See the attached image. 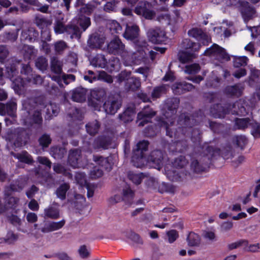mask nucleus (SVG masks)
Here are the masks:
<instances>
[{
    "instance_id": "nucleus-1",
    "label": "nucleus",
    "mask_w": 260,
    "mask_h": 260,
    "mask_svg": "<svg viewBox=\"0 0 260 260\" xmlns=\"http://www.w3.org/2000/svg\"><path fill=\"white\" fill-rule=\"evenodd\" d=\"M214 147H183L181 153L187 154L191 160L190 168L196 173L207 172L216 166L215 160L219 158L218 151L212 150Z\"/></svg>"
},
{
    "instance_id": "nucleus-2",
    "label": "nucleus",
    "mask_w": 260,
    "mask_h": 260,
    "mask_svg": "<svg viewBox=\"0 0 260 260\" xmlns=\"http://www.w3.org/2000/svg\"><path fill=\"white\" fill-rule=\"evenodd\" d=\"M154 147H136L133 150L131 161L133 165L141 168L149 164L153 167L159 169L167 156L165 150L153 149Z\"/></svg>"
},
{
    "instance_id": "nucleus-3",
    "label": "nucleus",
    "mask_w": 260,
    "mask_h": 260,
    "mask_svg": "<svg viewBox=\"0 0 260 260\" xmlns=\"http://www.w3.org/2000/svg\"><path fill=\"white\" fill-rule=\"evenodd\" d=\"M179 103L180 100L177 98L168 99L163 108V117L158 120L159 125L166 129L167 135L170 137H172L173 133L170 132L169 127L175 122Z\"/></svg>"
},
{
    "instance_id": "nucleus-4",
    "label": "nucleus",
    "mask_w": 260,
    "mask_h": 260,
    "mask_svg": "<svg viewBox=\"0 0 260 260\" xmlns=\"http://www.w3.org/2000/svg\"><path fill=\"white\" fill-rule=\"evenodd\" d=\"M244 147H214L211 149L214 151H218L219 158L215 160L216 166L215 168L220 167L224 162V160L229 158L235 159L232 160V165L234 168H237L244 161V156L239 154V152Z\"/></svg>"
},
{
    "instance_id": "nucleus-5",
    "label": "nucleus",
    "mask_w": 260,
    "mask_h": 260,
    "mask_svg": "<svg viewBox=\"0 0 260 260\" xmlns=\"http://www.w3.org/2000/svg\"><path fill=\"white\" fill-rule=\"evenodd\" d=\"M93 160L98 165L94 166L90 172V177L92 179L101 177L103 175V170L110 172L112 169L114 162L111 155L104 157L101 155H93Z\"/></svg>"
},
{
    "instance_id": "nucleus-6",
    "label": "nucleus",
    "mask_w": 260,
    "mask_h": 260,
    "mask_svg": "<svg viewBox=\"0 0 260 260\" xmlns=\"http://www.w3.org/2000/svg\"><path fill=\"white\" fill-rule=\"evenodd\" d=\"M107 51L109 53L120 55L127 63L134 61L133 53L127 51L125 45L119 38L112 40L107 45Z\"/></svg>"
},
{
    "instance_id": "nucleus-7",
    "label": "nucleus",
    "mask_w": 260,
    "mask_h": 260,
    "mask_svg": "<svg viewBox=\"0 0 260 260\" xmlns=\"http://www.w3.org/2000/svg\"><path fill=\"white\" fill-rule=\"evenodd\" d=\"M122 100L118 94L110 95L103 105V108L107 114L113 115L121 106Z\"/></svg>"
},
{
    "instance_id": "nucleus-8",
    "label": "nucleus",
    "mask_w": 260,
    "mask_h": 260,
    "mask_svg": "<svg viewBox=\"0 0 260 260\" xmlns=\"http://www.w3.org/2000/svg\"><path fill=\"white\" fill-rule=\"evenodd\" d=\"M204 54L212 56L221 62L230 59V57L225 49L216 44H214L211 47L207 49L204 52Z\"/></svg>"
},
{
    "instance_id": "nucleus-9",
    "label": "nucleus",
    "mask_w": 260,
    "mask_h": 260,
    "mask_svg": "<svg viewBox=\"0 0 260 260\" xmlns=\"http://www.w3.org/2000/svg\"><path fill=\"white\" fill-rule=\"evenodd\" d=\"M156 113L149 106L145 107L137 115V123L139 126H143L149 122Z\"/></svg>"
},
{
    "instance_id": "nucleus-10",
    "label": "nucleus",
    "mask_w": 260,
    "mask_h": 260,
    "mask_svg": "<svg viewBox=\"0 0 260 260\" xmlns=\"http://www.w3.org/2000/svg\"><path fill=\"white\" fill-rule=\"evenodd\" d=\"M81 159V150L75 149L70 151L68 161L71 166L74 168H85L86 163L82 162Z\"/></svg>"
},
{
    "instance_id": "nucleus-11",
    "label": "nucleus",
    "mask_w": 260,
    "mask_h": 260,
    "mask_svg": "<svg viewBox=\"0 0 260 260\" xmlns=\"http://www.w3.org/2000/svg\"><path fill=\"white\" fill-rule=\"evenodd\" d=\"M134 194V192L130 188H127L123 190L122 197L116 194L113 197L111 198L110 202L113 204H116L121 201H123L125 204L131 206L133 203Z\"/></svg>"
},
{
    "instance_id": "nucleus-12",
    "label": "nucleus",
    "mask_w": 260,
    "mask_h": 260,
    "mask_svg": "<svg viewBox=\"0 0 260 260\" xmlns=\"http://www.w3.org/2000/svg\"><path fill=\"white\" fill-rule=\"evenodd\" d=\"M147 36L149 41L154 44H159L165 41V31L159 27L151 28L147 32Z\"/></svg>"
},
{
    "instance_id": "nucleus-13",
    "label": "nucleus",
    "mask_w": 260,
    "mask_h": 260,
    "mask_svg": "<svg viewBox=\"0 0 260 260\" xmlns=\"http://www.w3.org/2000/svg\"><path fill=\"white\" fill-rule=\"evenodd\" d=\"M151 4L145 1L135 8V12L138 15H142L146 19H152L155 15V13L151 10Z\"/></svg>"
},
{
    "instance_id": "nucleus-14",
    "label": "nucleus",
    "mask_w": 260,
    "mask_h": 260,
    "mask_svg": "<svg viewBox=\"0 0 260 260\" xmlns=\"http://www.w3.org/2000/svg\"><path fill=\"white\" fill-rule=\"evenodd\" d=\"M188 35L190 37L195 38L204 45H207L211 41V39L201 29L193 28L188 31Z\"/></svg>"
},
{
    "instance_id": "nucleus-15",
    "label": "nucleus",
    "mask_w": 260,
    "mask_h": 260,
    "mask_svg": "<svg viewBox=\"0 0 260 260\" xmlns=\"http://www.w3.org/2000/svg\"><path fill=\"white\" fill-rule=\"evenodd\" d=\"M87 92L86 88L78 87L71 91V99L76 102H84L86 99Z\"/></svg>"
},
{
    "instance_id": "nucleus-16",
    "label": "nucleus",
    "mask_w": 260,
    "mask_h": 260,
    "mask_svg": "<svg viewBox=\"0 0 260 260\" xmlns=\"http://www.w3.org/2000/svg\"><path fill=\"white\" fill-rule=\"evenodd\" d=\"M194 87L193 85L186 82L175 83L172 87L174 93L179 95L190 91L194 89Z\"/></svg>"
},
{
    "instance_id": "nucleus-17",
    "label": "nucleus",
    "mask_w": 260,
    "mask_h": 260,
    "mask_svg": "<svg viewBox=\"0 0 260 260\" xmlns=\"http://www.w3.org/2000/svg\"><path fill=\"white\" fill-rule=\"evenodd\" d=\"M139 28L136 24H127L123 37L127 40H133L138 38Z\"/></svg>"
},
{
    "instance_id": "nucleus-18",
    "label": "nucleus",
    "mask_w": 260,
    "mask_h": 260,
    "mask_svg": "<svg viewBox=\"0 0 260 260\" xmlns=\"http://www.w3.org/2000/svg\"><path fill=\"white\" fill-rule=\"evenodd\" d=\"M105 42V38L98 35L94 34L91 35L88 40L89 47L93 49L100 48Z\"/></svg>"
},
{
    "instance_id": "nucleus-19",
    "label": "nucleus",
    "mask_w": 260,
    "mask_h": 260,
    "mask_svg": "<svg viewBox=\"0 0 260 260\" xmlns=\"http://www.w3.org/2000/svg\"><path fill=\"white\" fill-rule=\"evenodd\" d=\"M19 30V29H17L15 31H4L0 35V42L7 43L9 42H15L18 38Z\"/></svg>"
},
{
    "instance_id": "nucleus-20",
    "label": "nucleus",
    "mask_w": 260,
    "mask_h": 260,
    "mask_svg": "<svg viewBox=\"0 0 260 260\" xmlns=\"http://www.w3.org/2000/svg\"><path fill=\"white\" fill-rule=\"evenodd\" d=\"M141 86V82L138 78L131 77L125 84V89L127 91H135L137 90Z\"/></svg>"
},
{
    "instance_id": "nucleus-21",
    "label": "nucleus",
    "mask_w": 260,
    "mask_h": 260,
    "mask_svg": "<svg viewBox=\"0 0 260 260\" xmlns=\"http://www.w3.org/2000/svg\"><path fill=\"white\" fill-rule=\"evenodd\" d=\"M107 63V60L105 55L102 54H96L90 60V64L95 67L104 68Z\"/></svg>"
},
{
    "instance_id": "nucleus-22",
    "label": "nucleus",
    "mask_w": 260,
    "mask_h": 260,
    "mask_svg": "<svg viewBox=\"0 0 260 260\" xmlns=\"http://www.w3.org/2000/svg\"><path fill=\"white\" fill-rule=\"evenodd\" d=\"M135 114V108L134 106L129 107L118 116L119 119L124 122H127L132 121Z\"/></svg>"
},
{
    "instance_id": "nucleus-23",
    "label": "nucleus",
    "mask_w": 260,
    "mask_h": 260,
    "mask_svg": "<svg viewBox=\"0 0 260 260\" xmlns=\"http://www.w3.org/2000/svg\"><path fill=\"white\" fill-rule=\"evenodd\" d=\"M178 122L182 127H191L196 121L192 117L185 113H182L179 116Z\"/></svg>"
},
{
    "instance_id": "nucleus-24",
    "label": "nucleus",
    "mask_w": 260,
    "mask_h": 260,
    "mask_svg": "<svg viewBox=\"0 0 260 260\" xmlns=\"http://www.w3.org/2000/svg\"><path fill=\"white\" fill-rule=\"evenodd\" d=\"M182 149H183V147H181L178 151L182 154L176 158L173 163V166L177 168H183L188 164L186 156H187L186 154H189V152H186V154L181 153Z\"/></svg>"
},
{
    "instance_id": "nucleus-25",
    "label": "nucleus",
    "mask_w": 260,
    "mask_h": 260,
    "mask_svg": "<svg viewBox=\"0 0 260 260\" xmlns=\"http://www.w3.org/2000/svg\"><path fill=\"white\" fill-rule=\"evenodd\" d=\"M100 126V122L96 120L90 121L85 125L87 133L91 136H94L98 134Z\"/></svg>"
},
{
    "instance_id": "nucleus-26",
    "label": "nucleus",
    "mask_w": 260,
    "mask_h": 260,
    "mask_svg": "<svg viewBox=\"0 0 260 260\" xmlns=\"http://www.w3.org/2000/svg\"><path fill=\"white\" fill-rule=\"evenodd\" d=\"M14 157L19 160L21 162L27 165H31L34 162L32 156L26 151L22 153H17L14 154Z\"/></svg>"
},
{
    "instance_id": "nucleus-27",
    "label": "nucleus",
    "mask_w": 260,
    "mask_h": 260,
    "mask_svg": "<svg viewBox=\"0 0 260 260\" xmlns=\"http://www.w3.org/2000/svg\"><path fill=\"white\" fill-rule=\"evenodd\" d=\"M250 119L245 118V128L251 127V134L255 138L260 137V124L257 123H250Z\"/></svg>"
},
{
    "instance_id": "nucleus-28",
    "label": "nucleus",
    "mask_w": 260,
    "mask_h": 260,
    "mask_svg": "<svg viewBox=\"0 0 260 260\" xmlns=\"http://www.w3.org/2000/svg\"><path fill=\"white\" fill-rule=\"evenodd\" d=\"M51 70L54 73L57 75L62 74V62L57 57H53L50 61Z\"/></svg>"
},
{
    "instance_id": "nucleus-29",
    "label": "nucleus",
    "mask_w": 260,
    "mask_h": 260,
    "mask_svg": "<svg viewBox=\"0 0 260 260\" xmlns=\"http://www.w3.org/2000/svg\"><path fill=\"white\" fill-rule=\"evenodd\" d=\"M9 190H5V206L6 208H14L16 207L19 200L18 198L11 196Z\"/></svg>"
},
{
    "instance_id": "nucleus-30",
    "label": "nucleus",
    "mask_w": 260,
    "mask_h": 260,
    "mask_svg": "<svg viewBox=\"0 0 260 260\" xmlns=\"http://www.w3.org/2000/svg\"><path fill=\"white\" fill-rule=\"evenodd\" d=\"M21 35L24 39L32 41L38 37L39 33L34 27H29L23 29Z\"/></svg>"
},
{
    "instance_id": "nucleus-31",
    "label": "nucleus",
    "mask_w": 260,
    "mask_h": 260,
    "mask_svg": "<svg viewBox=\"0 0 260 260\" xmlns=\"http://www.w3.org/2000/svg\"><path fill=\"white\" fill-rule=\"evenodd\" d=\"M27 113L29 116V118L31 120V121H29L30 123H35L39 124L42 123V117L41 112L38 109L28 111Z\"/></svg>"
},
{
    "instance_id": "nucleus-32",
    "label": "nucleus",
    "mask_w": 260,
    "mask_h": 260,
    "mask_svg": "<svg viewBox=\"0 0 260 260\" xmlns=\"http://www.w3.org/2000/svg\"><path fill=\"white\" fill-rule=\"evenodd\" d=\"M70 186L68 183H63L60 184L56 189V194L58 198L63 201L66 199V194L69 190Z\"/></svg>"
},
{
    "instance_id": "nucleus-33",
    "label": "nucleus",
    "mask_w": 260,
    "mask_h": 260,
    "mask_svg": "<svg viewBox=\"0 0 260 260\" xmlns=\"http://www.w3.org/2000/svg\"><path fill=\"white\" fill-rule=\"evenodd\" d=\"M188 246L190 247L199 246L201 243L200 236L194 232H190L187 237Z\"/></svg>"
},
{
    "instance_id": "nucleus-34",
    "label": "nucleus",
    "mask_w": 260,
    "mask_h": 260,
    "mask_svg": "<svg viewBox=\"0 0 260 260\" xmlns=\"http://www.w3.org/2000/svg\"><path fill=\"white\" fill-rule=\"evenodd\" d=\"M127 177L129 180L136 185L141 184L142 180L144 179L146 175L143 173H135L134 172L130 171L128 173Z\"/></svg>"
},
{
    "instance_id": "nucleus-35",
    "label": "nucleus",
    "mask_w": 260,
    "mask_h": 260,
    "mask_svg": "<svg viewBox=\"0 0 260 260\" xmlns=\"http://www.w3.org/2000/svg\"><path fill=\"white\" fill-rule=\"evenodd\" d=\"M210 112L215 117L223 118L227 112L221 105L217 104L211 108Z\"/></svg>"
},
{
    "instance_id": "nucleus-36",
    "label": "nucleus",
    "mask_w": 260,
    "mask_h": 260,
    "mask_svg": "<svg viewBox=\"0 0 260 260\" xmlns=\"http://www.w3.org/2000/svg\"><path fill=\"white\" fill-rule=\"evenodd\" d=\"M67 151L66 147H50V153L55 159H61Z\"/></svg>"
},
{
    "instance_id": "nucleus-37",
    "label": "nucleus",
    "mask_w": 260,
    "mask_h": 260,
    "mask_svg": "<svg viewBox=\"0 0 260 260\" xmlns=\"http://www.w3.org/2000/svg\"><path fill=\"white\" fill-rule=\"evenodd\" d=\"M23 54L25 59L30 60L37 55V50L32 46H24L23 49Z\"/></svg>"
},
{
    "instance_id": "nucleus-38",
    "label": "nucleus",
    "mask_w": 260,
    "mask_h": 260,
    "mask_svg": "<svg viewBox=\"0 0 260 260\" xmlns=\"http://www.w3.org/2000/svg\"><path fill=\"white\" fill-rule=\"evenodd\" d=\"M106 96V91L103 88H98L91 92V96L93 99L99 102H103Z\"/></svg>"
},
{
    "instance_id": "nucleus-39",
    "label": "nucleus",
    "mask_w": 260,
    "mask_h": 260,
    "mask_svg": "<svg viewBox=\"0 0 260 260\" xmlns=\"http://www.w3.org/2000/svg\"><path fill=\"white\" fill-rule=\"evenodd\" d=\"M45 108L46 109V113L48 116L47 118L56 116L59 111L58 107L55 104L49 103L46 105Z\"/></svg>"
},
{
    "instance_id": "nucleus-40",
    "label": "nucleus",
    "mask_w": 260,
    "mask_h": 260,
    "mask_svg": "<svg viewBox=\"0 0 260 260\" xmlns=\"http://www.w3.org/2000/svg\"><path fill=\"white\" fill-rule=\"evenodd\" d=\"M65 32H68L69 34H71L72 38L75 37L79 39L80 38L81 34V31L79 28L77 26L73 24H69L66 25Z\"/></svg>"
},
{
    "instance_id": "nucleus-41",
    "label": "nucleus",
    "mask_w": 260,
    "mask_h": 260,
    "mask_svg": "<svg viewBox=\"0 0 260 260\" xmlns=\"http://www.w3.org/2000/svg\"><path fill=\"white\" fill-rule=\"evenodd\" d=\"M196 57L194 53H190L187 51L180 52L178 54V59L179 61L183 63H187L190 61L192 59Z\"/></svg>"
},
{
    "instance_id": "nucleus-42",
    "label": "nucleus",
    "mask_w": 260,
    "mask_h": 260,
    "mask_svg": "<svg viewBox=\"0 0 260 260\" xmlns=\"http://www.w3.org/2000/svg\"><path fill=\"white\" fill-rule=\"evenodd\" d=\"M256 16V11L247 2L245 3V21L252 19Z\"/></svg>"
},
{
    "instance_id": "nucleus-43",
    "label": "nucleus",
    "mask_w": 260,
    "mask_h": 260,
    "mask_svg": "<svg viewBox=\"0 0 260 260\" xmlns=\"http://www.w3.org/2000/svg\"><path fill=\"white\" fill-rule=\"evenodd\" d=\"M225 91L228 95L238 97L242 94V89L238 85H235L226 87Z\"/></svg>"
},
{
    "instance_id": "nucleus-44",
    "label": "nucleus",
    "mask_w": 260,
    "mask_h": 260,
    "mask_svg": "<svg viewBox=\"0 0 260 260\" xmlns=\"http://www.w3.org/2000/svg\"><path fill=\"white\" fill-rule=\"evenodd\" d=\"M35 64L39 70L43 71L47 69L48 60L45 57L40 56L36 60Z\"/></svg>"
},
{
    "instance_id": "nucleus-45",
    "label": "nucleus",
    "mask_w": 260,
    "mask_h": 260,
    "mask_svg": "<svg viewBox=\"0 0 260 260\" xmlns=\"http://www.w3.org/2000/svg\"><path fill=\"white\" fill-rule=\"evenodd\" d=\"M158 191L161 193H163L164 192L174 193L175 191V187L171 184L162 182L159 185L158 187Z\"/></svg>"
},
{
    "instance_id": "nucleus-46",
    "label": "nucleus",
    "mask_w": 260,
    "mask_h": 260,
    "mask_svg": "<svg viewBox=\"0 0 260 260\" xmlns=\"http://www.w3.org/2000/svg\"><path fill=\"white\" fill-rule=\"evenodd\" d=\"M6 113L9 115L14 117L17 109V104L14 100H11L6 105Z\"/></svg>"
},
{
    "instance_id": "nucleus-47",
    "label": "nucleus",
    "mask_w": 260,
    "mask_h": 260,
    "mask_svg": "<svg viewBox=\"0 0 260 260\" xmlns=\"http://www.w3.org/2000/svg\"><path fill=\"white\" fill-rule=\"evenodd\" d=\"M35 23L40 29L43 30L47 28L51 25V22L43 17H37L35 20Z\"/></svg>"
},
{
    "instance_id": "nucleus-48",
    "label": "nucleus",
    "mask_w": 260,
    "mask_h": 260,
    "mask_svg": "<svg viewBox=\"0 0 260 260\" xmlns=\"http://www.w3.org/2000/svg\"><path fill=\"white\" fill-rule=\"evenodd\" d=\"M44 213L46 216L51 219H57L59 217V211L53 207L45 209Z\"/></svg>"
},
{
    "instance_id": "nucleus-49",
    "label": "nucleus",
    "mask_w": 260,
    "mask_h": 260,
    "mask_svg": "<svg viewBox=\"0 0 260 260\" xmlns=\"http://www.w3.org/2000/svg\"><path fill=\"white\" fill-rule=\"evenodd\" d=\"M54 31L56 34H62L66 31V26L63 21V18L61 19H57L54 23Z\"/></svg>"
},
{
    "instance_id": "nucleus-50",
    "label": "nucleus",
    "mask_w": 260,
    "mask_h": 260,
    "mask_svg": "<svg viewBox=\"0 0 260 260\" xmlns=\"http://www.w3.org/2000/svg\"><path fill=\"white\" fill-rule=\"evenodd\" d=\"M23 86L24 82L21 78L18 77L12 80V87L16 92L19 93Z\"/></svg>"
},
{
    "instance_id": "nucleus-51",
    "label": "nucleus",
    "mask_w": 260,
    "mask_h": 260,
    "mask_svg": "<svg viewBox=\"0 0 260 260\" xmlns=\"http://www.w3.org/2000/svg\"><path fill=\"white\" fill-rule=\"evenodd\" d=\"M108 26L112 34L119 33L122 30V27L120 24L114 20L109 21Z\"/></svg>"
},
{
    "instance_id": "nucleus-52",
    "label": "nucleus",
    "mask_w": 260,
    "mask_h": 260,
    "mask_svg": "<svg viewBox=\"0 0 260 260\" xmlns=\"http://www.w3.org/2000/svg\"><path fill=\"white\" fill-rule=\"evenodd\" d=\"M127 237L136 244H143V240L140 236L133 231H131L127 234Z\"/></svg>"
},
{
    "instance_id": "nucleus-53",
    "label": "nucleus",
    "mask_w": 260,
    "mask_h": 260,
    "mask_svg": "<svg viewBox=\"0 0 260 260\" xmlns=\"http://www.w3.org/2000/svg\"><path fill=\"white\" fill-rule=\"evenodd\" d=\"M78 23L83 31H85L90 25V19L89 17L81 16L79 19Z\"/></svg>"
},
{
    "instance_id": "nucleus-54",
    "label": "nucleus",
    "mask_w": 260,
    "mask_h": 260,
    "mask_svg": "<svg viewBox=\"0 0 260 260\" xmlns=\"http://www.w3.org/2000/svg\"><path fill=\"white\" fill-rule=\"evenodd\" d=\"M97 79L103 80L108 83H111L113 82V78L112 76L108 74L105 71H101L99 72L98 76L97 77Z\"/></svg>"
},
{
    "instance_id": "nucleus-55",
    "label": "nucleus",
    "mask_w": 260,
    "mask_h": 260,
    "mask_svg": "<svg viewBox=\"0 0 260 260\" xmlns=\"http://www.w3.org/2000/svg\"><path fill=\"white\" fill-rule=\"evenodd\" d=\"M109 66L111 71H118L120 68L119 59L116 57H112L109 61Z\"/></svg>"
},
{
    "instance_id": "nucleus-56",
    "label": "nucleus",
    "mask_w": 260,
    "mask_h": 260,
    "mask_svg": "<svg viewBox=\"0 0 260 260\" xmlns=\"http://www.w3.org/2000/svg\"><path fill=\"white\" fill-rule=\"evenodd\" d=\"M67 47V43L63 41H59L54 44L55 50L59 54H61Z\"/></svg>"
},
{
    "instance_id": "nucleus-57",
    "label": "nucleus",
    "mask_w": 260,
    "mask_h": 260,
    "mask_svg": "<svg viewBox=\"0 0 260 260\" xmlns=\"http://www.w3.org/2000/svg\"><path fill=\"white\" fill-rule=\"evenodd\" d=\"M52 139L50 135L45 134L40 137L39 142L41 146H48L51 143Z\"/></svg>"
},
{
    "instance_id": "nucleus-58",
    "label": "nucleus",
    "mask_w": 260,
    "mask_h": 260,
    "mask_svg": "<svg viewBox=\"0 0 260 260\" xmlns=\"http://www.w3.org/2000/svg\"><path fill=\"white\" fill-rule=\"evenodd\" d=\"M200 70V66L198 64L194 63L188 65L185 67V73L188 74H195Z\"/></svg>"
},
{
    "instance_id": "nucleus-59",
    "label": "nucleus",
    "mask_w": 260,
    "mask_h": 260,
    "mask_svg": "<svg viewBox=\"0 0 260 260\" xmlns=\"http://www.w3.org/2000/svg\"><path fill=\"white\" fill-rule=\"evenodd\" d=\"M27 80L29 82H32L35 85H40L43 82V78L39 75H31V77H27Z\"/></svg>"
},
{
    "instance_id": "nucleus-60",
    "label": "nucleus",
    "mask_w": 260,
    "mask_h": 260,
    "mask_svg": "<svg viewBox=\"0 0 260 260\" xmlns=\"http://www.w3.org/2000/svg\"><path fill=\"white\" fill-rule=\"evenodd\" d=\"M165 90L166 89L164 86L156 87L154 88L151 93L152 97L154 99L158 98L162 94L165 92Z\"/></svg>"
},
{
    "instance_id": "nucleus-61",
    "label": "nucleus",
    "mask_w": 260,
    "mask_h": 260,
    "mask_svg": "<svg viewBox=\"0 0 260 260\" xmlns=\"http://www.w3.org/2000/svg\"><path fill=\"white\" fill-rule=\"evenodd\" d=\"M227 5L236 6L240 8V12L242 16L244 17V11L243 9V2L240 0H228L226 2Z\"/></svg>"
},
{
    "instance_id": "nucleus-62",
    "label": "nucleus",
    "mask_w": 260,
    "mask_h": 260,
    "mask_svg": "<svg viewBox=\"0 0 260 260\" xmlns=\"http://www.w3.org/2000/svg\"><path fill=\"white\" fill-rule=\"evenodd\" d=\"M9 51L5 45H0V61L3 62L8 56Z\"/></svg>"
},
{
    "instance_id": "nucleus-63",
    "label": "nucleus",
    "mask_w": 260,
    "mask_h": 260,
    "mask_svg": "<svg viewBox=\"0 0 260 260\" xmlns=\"http://www.w3.org/2000/svg\"><path fill=\"white\" fill-rule=\"evenodd\" d=\"M170 243H173L179 237L178 232L175 230H171L167 233Z\"/></svg>"
},
{
    "instance_id": "nucleus-64",
    "label": "nucleus",
    "mask_w": 260,
    "mask_h": 260,
    "mask_svg": "<svg viewBox=\"0 0 260 260\" xmlns=\"http://www.w3.org/2000/svg\"><path fill=\"white\" fill-rule=\"evenodd\" d=\"M84 79L85 80L88 81L90 83H92L93 81H95L97 79V76L93 71L88 70L85 72V75L84 76Z\"/></svg>"
}]
</instances>
